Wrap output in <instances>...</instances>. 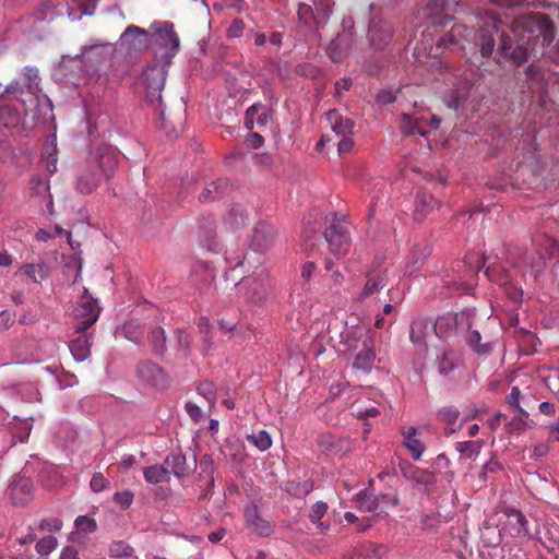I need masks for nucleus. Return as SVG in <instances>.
Listing matches in <instances>:
<instances>
[{"label":"nucleus","mask_w":559,"mask_h":559,"mask_svg":"<svg viewBox=\"0 0 559 559\" xmlns=\"http://www.w3.org/2000/svg\"><path fill=\"white\" fill-rule=\"evenodd\" d=\"M109 486L108 479L102 473H95L90 481L94 492H100Z\"/></svg>","instance_id":"obj_56"},{"label":"nucleus","mask_w":559,"mask_h":559,"mask_svg":"<svg viewBox=\"0 0 559 559\" xmlns=\"http://www.w3.org/2000/svg\"><path fill=\"white\" fill-rule=\"evenodd\" d=\"M230 188L227 179L219 178L215 181L210 182L204 187L200 193L199 200L201 202H211L223 197Z\"/></svg>","instance_id":"obj_32"},{"label":"nucleus","mask_w":559,"mask_h":559,"mask_svg":"<svg viewBox=\"0 0 559 559\" xmlns=\"http://www.w3.org/2000/svg\"><path fill=\"white\" fill-rule=\"evenodd\" d=\"M32 430V425L27 420H23L19 423V427H16V431L14 436L19 438L20 442H26Z\"/></svg>","instance_id":"obj_59"},{"label":"nucleus","mask_w":559,"mask_h":559,"mask_svg":"<svg viewBox=\"0 0 559 559\" xmlns=\"http://www.w3.org/2000/svg\"><path fill=\"white\" fill-rule=\"evenodd\" d=\"M168 475L173 474L177 478H182L194 472L197 467L195 456H192L190 462L181 452H171L164 460Z\"/></svg>","instance_id":"obj_16"},{"label":"nucleus","mask_w":559,"mask_h":559,"mask_svg":"<svg viewBox=\"0 0 559 559\" xmlns=\"http://www.w3.org/2000/svg\"><path fill=\"white\" fill-rule=\"evenodd\" d=\"M285 490L288 493L294 495V496H305V495L309 493V491L311 490V487H309L307 483H305L304 485H300L295 481H287L285 484Z\"/></svg>","instance_id":"obj_54"},{"label":"nucleus","mask_w":559,"mask_h":559,"mask_svg":"<svg viewBox=\"0 0 559 559\" xmlns=\"http://www.w3.org/2000/svg\"><path fill=\"white\" fill-rule=\"evenodd\" d=\"M501 468H502V466H501L500 462L497 461L496 459H491L483 466V471L479 476L485 480L487 473H496V472L500 471Z\"/></svg>","instance_id":"obj_62"},{"label":"nucleus","mask_w":559,"mask_h":559,"mask_svg":"<svg viewBox=\"0 0 559 559\" xmlns=\"http://www.w3.org/2000/svg\"><path fill=\"white\" fill-rule=\"evenodd\" d=\"M326 120L336 136L352 134L354 122L348 118H344L336 109H332L326 114Z\"/></svg>","instance_id":"obj_30"},{"label":"nucleus","mask_w":559,"mask_h":559,"mask_svg":"<svg viewBox=\"0 0 559 559\" xmlns=\"http://www.w3.org/2000/svg\"><path fill=\"white\" fill-rule=\"evenodd\" d=\"M142 80L145 85V99L152 106L156 105L160 124L166 128L165 112L162 108V91L164 90L166 81V71L164 67L153 66L146 68L142 73Z\"/></svg>","instance_id":"obj_6"},{"label":"nucleus","mask_w":559,"mask_h":559,"mask_svg":"<svg viewBox=\"0 0 559 559\" xmlns=\"http://www.w3.org/2000/svg\"><path fill=\"white\" fill-rule=\"evenodd\" d=\"M178 349L181 352L183 358H187L190 354L191 337L182 329L176 330Z\"/></svg>","instance_id":"obj_49"},{"label":"nucleus","mask_w":559,"mask_h":559,"mask_svg":"<svg viewBox=\"0 0 559 559\" xmlns=\"http://www.w3.org/2000/svg\"><path fill=\"white\" fill-rule=\"evenodd\" d=\"M401 435L403 436V445L409 451L412 459L419 461L426 447L419 438L418 429L416 427H403Z\"/></svg>","instance_id":"obj_21"},{"label":"nucleus","mask_w":559,"mask_h":559,"mask_svg":"<svg viewBox=\"0 0 559 559\" xmlns=\"http://www.w3.org/2000/svg\"><path fill=\"white\" fill-rule=\"evenodd\" d=\"M143 475L145 480L152 485L169 480L168 468H166L164 462L163 464H154L145 467L143 469Z\"/></svg>","instance_id":"obj_36"},{"label":"nucleus","mask_w":559,"mask_h":559,"mask_svg":"<svg viewBox=\"0 0 559 559\" xmlns=\"http://www.w3.org/2000/svg\"><path fill=\"white\" fill-rule=\"evenodd\" d=\"M95 163L106 179L111 178L118 166L117 150L111 145L105 143L100 144L96 148Z\"/></svg>","instance_id":"obj_14"},{"label":"nucleus","mask_w":559,"mask_h":559,"mask_svg":"<svg viewBox=\"0 0 559 559\" xmlns=\"http://www.w3.org/2000/svg\"><path fill=\"white\" fill-rule=\"evenodd\" d=\"M357 501L360 502L359 508L365 512H373L379 507V499L378 497L368 493L367 491H360L357 493Z\"/></svg>","instance_id":"obj_45"},{"label":"nucleus","mask_w":559,"mask_h":559,"mask_svg":"<svg viewBox=\"0 0 559 559\" xmlns=\"http://www.w3.org/2000/svg\"><path fill=\"white\" fill-rule=\"evenodd\" d=\"M58 545V540L56 537L49 535V536H45L43 537L41 539H39L36 544V551L40 555V556H47L49 555L52 550L56 549Z\"/></svg>","instance_id":"obj_48"},{"label":"nucleus","mask_w":559,"mask_h":559,"mask_svg":"<svg viewBox=\"0 0 559 559\" xmlns=\"http://www.w3.org/2000/svg\"><path fill=\"white\" fill-rule=\"evenodd\" d=\"M19 274L31 283H40L48 275L47 267L44 264H24L21 266Z\"/></svg>","instance_id":"obj_35"},{"label":"nucleus","mask_w":559,"mask_h":559,"mask_svg":"<svg viewBox=\"0 0 559 559\" xmlns=\"http://www.w3.org/2000/svg\"><path fill=\"white\" fill-rule=\"evenodd\" d=\"M508 524L511 525L516 536L527 535L530 534L528 530V521L525 515L519 510H511L508 513Z\"/></svg>","instance_id":"obj_39"},{"label":"nucleus","mask_w":559,"mask_h":559,"mask_svg":"<svg viewBox=\"0 0 559 559\" xmlns=\"http://www.w3.org/2000/svg\"><path fill=\"white\" fill-rule=\"evenodd\" d=\"M134 495L131 491H122L116 492L114 495V501L117 503L122 510L128 509L133 502Z\"/></svg>","instance_id":"obj_55"},{"label":"nucleus","mask_w":559,"mask_h":559,"mask_svg":"<svg viewBox=\"0 0 559 559\" xmlns=\"http://www.w3.org/2000/svg\"><path fill=\"white\" fill-rule=\"evenodd\" d=\"M248 219V215L245 209L237 204L230 207L227 215L224 218L225 225L230 229H238L242 227Z\"/></svg>","instance_id":"obj_38"},{"label":"nucleus","mask_w":559,"mask_h":559,"mask_svg":"<svg viewBox=\"0 0 559 559\" xmlns=\"http://www.w3.org/2000/svg\"><path fill=\"white\" fill-rule=\"evenodd\" d=\"M78 333L79 335L70 342L69 347L74 359L83 361L91 355L92 334H88L87 331Z\"/></svg>","instance_id":"obj_28"},{"label":"nucleus","mask_w":559,"mask_h":559,"mask_svg":"<svg viewBox=\"0 0 559 559\" xmlns=\"http://www.w3.org/2000/svg\"><path fill=\"white\" fill-rule=\"evenodd\" d=\"M388 285V272L385 269H374L367 273V282L359 296V299H365L374 293L380 292Z\"/></svg>","instance_id":"obj_23"},{"label":"nucleus","mask_w":559,"mask_h":559,"mask_svg":"<svg viewBox=\"0 0 559 559\" xmlns=\"http://www.w3.org/2000/svg\"><path fill=\"white\" fill-rule=\"evenodd\" d=\"M136 374L141 380L154 386H165L168 381L164 370L157 364L150 360L138 364Z\"/></svg>","instance_id":"obj_17"},{"label":"nucleus","mask_w":559,"mask_h":559,"mask_svg":"<svg viewBox=\"0 0 559 559\" xmlns=\"http://www.w3.org/2000/svg\"><path fill=\"white\" fill-rule=\"evenodd\" d=\"M5 91L0 95V129H12L21 121L20 110L10 102Z\"/></svg>","instance_id":"obj_19"},{"label":"nucleus","mask_w":559,"mask_h":559,"mask_svg":"<svg viewBox=\"0 0 559 559\" xmlns=\"http://www.w3.org/2000/svg\"><path fill=\"white\" fill-rule=\"evenodd\" d=\"M100 178L90 168L82 169L75 180V189L82 194H90L99 186Z\"/></svg>","instance_id":"obj_29"},{"label":"nucleus","mask_w":559,"mask_h":559,"mask_svg":"<svg viewBox=\"0 0 559 559\" xmlns=\"http://www.w3.org/2000/svg\"><path fill=\"white\" fill-rule=\"evenodd\" d=\"M277 233L273 225L266 222H259L252 229L250 247L254 251H264L272 247Z\"/></svg>","instance_id":"obj_13"},{"label":"nucleus","mask_w":559,"mask_h":559,"mask_svg":"<svg viewBox=\"0 0 559 559\" xmlns=\"http://www.w3.org/2000/svg\"><path fill=\"white\" fill-rule=\"evenodd\" d=\"M492 3L504 8H516L522 5H534L538 0H490Z\"/></svg>","instance_id":"obj_58"},{"label":"nucleus","mask_w":559,"mask_h":559,"mask_svg":"<svg viewBox=\"0 0 559 559\" xmlns=\"http://www.w3.org/2000/svg\"><path fill=\"white\" fill-rule=\"evenodd\" d=\"M243 515L249 527L261 536H267L271 534L272 528L267 521L262 519L259 513L258 507L254 503H250L245 507Z\"/></svg>","instance_id":"obj_25"},{"label":"nucleus","mask_w":559,"mask_h":559,"mask_svg":"<svg viewBox=\"0 0 559 559\" xmlns=\"http://www.w3.org/2000/svg\"><path fill=\"white\" fill-rule=\"evenodd\" d=\"M198 392L210 403L214 404L216 400V391L214 383L211 381H202L198 386Z\"/></svg>","instance_id":"obj_51"},{"label":"nucleus","mask_w":559,"mask_h":559,"mask_svg":"<svg viewBox=\"0 0 559 559\" xmlns=\"http://www.w3.org/2000/svg\"><path fill=\"white\" fill-rule=\"evenodd\" d=\"M513 31L522 28L528 34L537 33L543 38V45L549 46L556 34L554 22L544 13H530L513 22Z\"/></svg>","instance_id":"obj_7"},{"label":"nucleus","mask_w":559,"mask_h":559,"mask_svg":"<svg viewBox=\"0 0 559 559\" xmlns=\"http://www.w3.org/2000/svg\"><path fill=\"white\" fill-rule=\"evenodd\" d=\"M432 323L430 320L419 318L411 324L409 337L411 341L416 345L425 343L427 335L431 332Z\"/></svg>","instance_id":"obj_33"},{"label":"nucleus","mask_w":559,"mask_h":559,"mask_svg":"<svg viewBox=\"0 0 559 559\" xmlns=\"http://www.w3.org/2000/svg\"><path fill=\"white\" fill-rule=\"evenodd\" d=\"M151 47L154 48L155 55L167 62L179 50V37L175 32L174 24L170 22H155L151 25Z\"/></svg>","instance_id":"obj_3"},{"label":"nucleus","mask_w":559,"mask_h":559,"mask_svg":"<svg viewBox=\"0 0 559 559\" xmlns=\"http://www.w3.org/2000/svg\"><path fill=\"white\" fill-rule=\"evenodd\" d=\"M490 26L486 24L485 27L475 31L461 24H454L444 36L438 39L437 49L453 50L457 47L463 50L465 49L464 41L473 38L475 47L479 48L480 57L483 59L490 58L495 49L493 29H490Z\"/></svg>","instance_id":"obj_1"},{"label":"nucleus","mask_w":559,"mask_h":559,"mask_svg":"<svg viewBox=\"0 0 559 559\" xmlns=\"http://www.w3.org/2000/svg\"><path fill=\"white\" fill-rule=\"evenodd\" d=\"M31 185L32 194L47 198L48 203H51V195L49 193L50 185L48 179L36 177L32 179Z\"/></svg>","instance_id":"obj_44"},{"label":"nucleus","mask_w":559,"mask_h":559,"mask_svg":"<svg viewBox=\"0 0 559 559\" xmlns=\"http://www.w3.org/2000/svg\"><path fill=\"white\" fill-rule=\"evenodd\" d=\"M439 207V202L427 191H419L416 195L414 218L423 222L430 213Z\"/></svg>","instance_id":"obj_26"},{"label":"nucleus","mask_w":559,"mask_h":559,"mask_svg":"<svg viewBox=\"0 0 559 559\" xmlns=\"http://www.w3.org/2000/svg\"><path fill=\"white\" fill-rule=\"evenodd\" d=\"M62 528V521L58 518H46L39 523L40 531H47L50 533L59 532Z\"/></svg>","instance_id":"obj_53"},{"label":"nucleus","mask_w":559,"mask_h":559,"mask_svg":"<svg viewBox=\"0 0 559 559\" xmlns=\"http://www.w3.org/2000/svg\"><path fill=\"white\" fill-rule=\"evenodd\" d=\"M430 253L431 250L429 246L424 243L414 245L405 263V275L412 276L419 271Z\"/></svg>","instance_id":"obj_24"},{"label":"nucleus","mask_w":559,"mask_h":559,"mask_svg":"<svg viewBox=\"0 0 559 559\" xmlns=\"http://www.w3.org/2000/svg\"><path fill=\"white\" fill-rule=\"evenodd\" d=\"M240 289H245V297L249 302L260 304L270 294L269 274L264 270L254 276L245 277L239 283Z\"/></svg>","instance_id":"obj_10"},{"label":"nucleus","mask_w":559,"mask_h":559,"mask_svg":"<svg viewBox=\"0 0 559 559\" xmlns=\"http://www.w3.org/2000/svg\"><path fill=\"white\" fill-rule=\"evenodd\" d=\"M124 336L135 344H140L143 337L141 324L136 320H129L122 328Z\"/></svg>","instance_id":"obj_43"},{"label":"nucleus","mask_w":559,"mask_h":559,"mask_svg":"<svg viewBox=\"0 0 559 559\" xmlns=\"http://www.w3.org/2000/svg\"><path fill=\"white\" fill-rule=\"evenodd\" d=\"M483 447V440L461 441L455 443V450L460 453L461 459L465 460L477 456Z\"/></svg>","instance_id":"obj_41"},{"label":"nucleus","mask_w":559,"mask_h":559,"mask_svg":"<svg viewBox=\"0 0 559 559\" xmlns=\"http://www.w3.org/2000/svg\"><path fill=\"white\" fill-rule=\"evenodd\" d=\"M326 511L328 504L323 501H318L312 506L311 511L309 513V519L311 520V522L318 523V527L321 531L328 527V525H324L322 522H320V520L323 518Z\"/></svg>","instance_id":"obj_46"},{"label":"nucleus","mask_w":559,"mask_h":559,"mask_svg":"<svg viewBox=\"0 0 559 559\" xmlns=\"http://www.w3.org/2000/svg\"><path fill=\"white\" fill-rule=\"evenodd\" d=\"M400 468L403 477L417 485L428 487L436 484L437 479L433 472L414 466L407 462L400 464Z\"/></svg>","instance_id":"obj_20"},{"label":"nucleus","mask_w":559,"mask_h":559,"mask_svg":"<svg viewBox=\"0 0 559 559\" xmlns=\"http://www.w3.org/2000/svg\"><path fill=\"white\" fill-rule=\"evenodd\" d=\"M40 78L38 69L34 67H25L21 78L11 82L5 87L7 94H12L24 106L25 116H31L33 120L39 118V86Z\"/></svg>","instance_id":"obj_2"},{"label":"nucleus","mask_w":559,"mask_h":559,"mask_svg":"<svg viewBox=\"0 0 559 559\" xmlns=\"http://www.w3.org/2000/svg\"><path fill=\"white\" fill-rule=\"evenodd\" d=\"M324 238L329 243L331 253L335 255L345 254L349 247V233L345 225L333 222L324 231Z\"/></svg>","instance_id":"obj_12"},{"label":"nucleus","mask_w":559,"mask_h":559,"mask_svg":"<svg viewBox=\"0 0 559 559\" xmlns=\"http://www.w3.org/2000/svg\"><path fill=\"white\" fill-rule=\"evenodd\" d=\"M441 523V514L440 513H431L423 516L421 525L423 528H435L439 526Z\"/></svg>","instance_id":"obj_60"},{"label":"nucleus","mask_w":559,"mask_h":559,"mask_svg":"<svg viewBox=\"0 0 559 559\" xmlns=\"http://www.w3.org/2000/svg\"><path fill=\"white\" fill-rule=\"evenodd\" d=\"M475 310L466 309L457 313H447L436 319L432 329L439 338H449L473 326Z\"/></svg>","instance_id":"obj_5"},{"label":"nucleus","mask_w":559,"mask_h":559,"mask_svg":"<svg viewBox=\"0 0 559 559\" xmlns=\"http://www.w3.org/2000/svg\"><path fill=\"white\" fill-rule=\"evenodd\" d=\"M166 333L164 328L159 325L151 326L150 333H148V342L152 347V352L156 356H164L167 352V345H166Z\"/></svg>","instance_id":"obj_34"},{"label":"nucleus","mask_w":559,"mask_h":559,"mask_svg":"<svg viewBox=\"0 0 559 559\" xmlns=\"http://www.w3.org/2000/svg\"><path fill=\"white\" fill-rule=\"evenodd\" d=\"M248 440L261 451L267 450L272 444L270 435L264 430L248 436Z\"/></svg>","instance_id":"obj_47"},{"label":"nucleus","mask_w":559,"mask_h":559,"mask_svg":"<svg viewBox=\"0 0 559 559\" xmlns=\"http://www.w3.org/2000/svg\"><path fill=\"white\" fill-rule=\"evenodd\" d=\"M374 343L371 337H368L364 340L362 348L356 355L353 367L365 372L370 371L374 364Z\"/></svg>","instance_id":"obj_27"},{"label":"nucleus","mask_w":559,"mask_h":559,"mask_svg":"<svg viewBox=\"0 0 559 559\" xmlns=\"http://www.w3.org/2000/svg\"><path fill=\"white\" fill-rule=\"evenodd\" d=\"M314 9L321 20H325L332 13L333 0H313Z\"/></svg>","instance_id":"obj_52"},{"label":"nucleus","mask_w":559,"mask_h":559,"mask_svg":"<svg viewBox=\"0 0 559 559\" xmlns=\"http://www.w3.org/2000/svg\"><path fill=\"white\" fill-rule=\"evenodd\" d=\"M393 27L386 21H373L369 26L368 38L376 49H383L392 39Z\"/></svg>","instance_id":"obj_18"},{"label":"nucleus","mask_w":559,"mask_h":559,"mask_svg":"<svg viewBox=\"0 0 559 559\" xmlns=\"http://www.w3.org/2000/svg\"><path fill=\"white\" fill-rule=\"evenodd\" d=\"M440 123L441 119L429 112L403 114L400 118V128L405 135L427 136L429 130L438 129Z\"/></svg>","instance_id":"obj_8"},{"label":"nucleus","mask_w":559,"mask_h":559,"mask_svg":"<svg viewBox=\"0 0 559 559\" xmlns=\"http://www.w3.org/2000/svg\"><path fill=\"white\" fill-rule=\"evenodd\" d=\"M74 524L79 530L90 532V533L94 532L97 527L96 521L86 515L78 516L75 519Z\"/></svg>","instance_id":"obj_57"},{"label":"nucleus","mask_w":559,"mask_h":559,"mask_svg":"<svg viewBox=\"0 0 559 559\" xmlns=\"http://www.w3.org/2000/svg\"><path fill=\"white\" fill-rule=\"evenodd\" d=\"M316 271V263L307 261L301 265V277L305 282H309Z\"/></svg>","instance_id":"obj_64"},{"label":"nucleus","mask_w":559,"mask_h":559,"mask_svg":"<svg viewBox=\"0 0 559 559\" xmlns=\"http://www.w3.org/2000/svg\"><path fill=\"white\" fill-rule=\"evenodd\" d=\"M317 443L324 453L336 454L342 451V440L330 432L319 435Z\"/></svg>","instance_id":"obj_37"},{"label":"nucleus","mask_w":559,"mask_h":559,"mask_svg":"<svg viewBox=\"0 0 559 559\" xmlns=\"http://www.w3.org/2000/svg\"><path fill=\"white\" fill-rule=\"evenodd\" d=\"M340 138L341 139H340V141L337 143L338 153L340 154H345V153L350 152L353 146H354V142L350 139V136L349 135H342Z\"/></svg>","instance_id":"obj_63"},{"label":"nucleus","mask_w":559,"mask_h":559,"mask_svg":"<svg viewBox=\"0 0 559 559\" xmlns=\"http://www.w3.org/2000/svg\"><path fill=\"white\" fill-rule=\"evenodd\" d=\"M100 314L98 302L85 288L75 308V331H87Z\"/></svg>","instance_id":"obj_9"},{"label":"nucleus","mask_w":559,"mask_h":559,"mask_svg":"<svg viewBox=\"0 0 559 559\" xmlns=\"http://www.w3.org/2000/svg\"><path fill=\"white\" fill-rule=\"evenodd\" d=\"M68 8L62 2H44L34 13V23H51L57 17L62 16Z\"/></svg>","instance_id":"obj_22"},{"label":"nucleus","mask_w":559,"mask_h":559,"mask_svg":"<svg viewBox=\"0 0 559 559\" xmlns=\"http://www.w3.org/2000/svg\"><path fill=\"white\" fill-rule=\"evenodd\" d=\"M151 28L144 29L135 25H129L121 39L129 50L143 51L151 47Z\"/></svg>","instance_id":"obj_15"},{"label":"nucleus","mask_w":559,"mask_h":559,"mask_svg":"<svg viewBox=\"0 0 559 559\" xmlns=\"http://www.w3.org/2000/svg\"><path fill=\"white\" fill-rule=\"evenodd\" d=\"M461 361V356L454 349H444L437 358L438 372L443 377H449Z\"/></svg>","instance_id":"obj_31"},{"label":"nucleus","mask_w":559,"mask_h":559,"mask_svg":"<svg viewBox=\"0 0 559 559\" xmlns=\"http://www.w3.org/2000/svg\"><path fill=\"white\" fill-rule=\"evenodd\" d=\"M490 29H493L495 39L499 38V45L497 53L493 60L497 64H500V59L507 60L518 67L524 64L528 60V48L523 44L513 45L512 38L500 29V21L496 17H491Z\"/></svg>","instance_id":"obj_4"},{"label":"nucleus","mask_w":559,"mask_h":559,"mask_svg":"<svg viewBox=\"0 0 559 559\" xmlns=\"http://www.w3.org/2000/svg\"><path fill=\"white\" fill-rule=\"evenodd\" d=\"M245 31V23L241 19H235L227 29L229 37H240Z\"/></svg>","instance_id":"obj_61"},{"label":"nucleus","mask_w":559,"mask_h":559,"mask_svg":"<svg viewBox=\"0 0 559 559\" xmlns=\"http://www.w3.org/2000/svg\"><path fill=\"white\" fill-rule=\"evenodd\" d=\"M459 416H460L459 409L453 406L443 407L438 413L439 420L444 424H448L449 426H454ZM462 426H463V423H461L457 427H451L450 432H455L456 430L461 429Z\"/></svg>","instance_id":"obj_42"},{"label":"nucleus","mask_w":559,"mask_h":559,"mask_svg":"<svg viewBox=\"0 0 559 559\" xmlns=\"http://www.w3.org/2000/svg\"><path fill=\"white\" fill-rule=\"evenodd\" d=\"M8 499L15 507H23L34 498L33 481L25 476L15 475L5 491Z\"/></svg>","instance_id":"obj_11"},{"label":"nucleus","mask_w":559,"mask_h":559,"mask_svg":"<svg viewBox=\"0 0 559 559\" xmlns=\"http://www.w3.org/2000/svg\"><path fill=\"white\" fill-rule=\"evenodd\" d=\"M109 552L111 557H129L133 554V548L127 543L118 540L111 543Z\"/></svg>","instance_id":"obj_50"},{"label":"nucleus","mask_w":559,"mask_h":559,"mask_svg":"<svg viewBox=\"0 0 559 559\" xmlns=\"http://www.w3.org/2000/svg\"><path fill=\"white\" fill-rule=\"evenodd\" d=\"M463 333L467 334L465 341L475 353L479 355H487L490 353V343H480L481 336L479 331L472 330L471 328L469 331H464Z\"/></svg>","instance_id":"obj_40"}]
</instances>
